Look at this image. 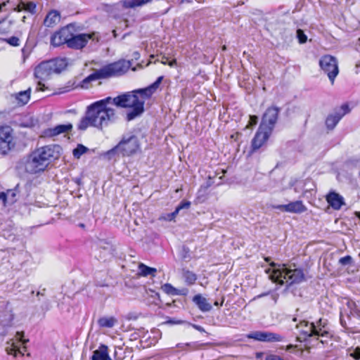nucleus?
I'll return each mask as SVG.
<instances>
[{"instance_id": "obj_35", "label": "nucleus", "mask_w": 360, "mask_h": 360, "mask_svg": "<svg viewBox=\"0 0 360 360\" xmlns=\"http://www.w3.org/2000/svg\"><path fill=\"white\" fill-rule=\"evenodd\" d=\"M297 37L300 44H304L307 41V36L301 29L297 30Z\"/></svg>"}, {"instance_id": "obj_43", "label": "nucleus", "mask_w": 360, "mask_h": 360, "mask_svg": "<svg viewBox=\"0 0 360 360\" xmlns=\"http://www.w3.org/2000/svg\"><path fill=\"white\" fill-rule=\"evenodd\" d=\"M7 327L5 324L0 323V337H4L7 335Z\"/></svg>"}, {"instance_id": "obj_9", "label": "nucleus", "mask_w": 360, "mask_h": 360, "mask_svg": "<svg viewBox=\"0 0 360 360\" xmlns=\"http://www.w3.org/2000/svg\"><path fill=\"white\" fill-rule=\"evenodd\" d=\"M17 144L14 129L8 124L0 125V154L6 155L13 150Z\"/></svg>"}, {"instance_id": "obj_16", "label": "nucleus", "mask_w": 360, "mask_h": 360, "mask_svg": "<svg viewBox=\"0 0 360 360\" xmlns=\"http://www.w3.org/2000/svg\"><path fill=\"white\" fill-rule=\"evenodd\" d=\"M163 79V76H160L153 84H151L148 86L143 89L134 90L133 93L139 96L140 99H143L145 102L146 99L150 98L152 96V95L158 90Z\"/></svg>"}, {"instance_id": "obj_5", "label": "nucleus", "mask_w": 360, "mask_h": 360, "mask_svg": "<svg viewBox=\"0 0 360 360\" xmlns=\"http://www.w3.org/2000/svg\"><path fill=\"white\" fill-rule=\"evenodd\" d=\"M68 65L66 58H54L43 60L34 69V77L37 80L36 91H45L48 89L45 82L55 75L63 72Z\"/></svg>"}, {"instance_id": "obj_53", "label": "nucleus", "mask_w": 360, "mask_h": 360, "mask_svg": "<svg viewBox=\"0 0 360 360\" xmlns=\"http://www.w3.org/2000/svg\"><path fill=\"white\" fill-rule=\"evenodd\" d=\"M224 302V297L221 298V301L220 303H219L217 301H215L214 303V305L216 307L222 306Z\"/></svg>"}, {"instance_id": "obj_37", "label": "nucleus", "mask_w": 360, "mask_h": 360, "mask_svg": "<svg viewBox=\"0 0 360 360\" xmlns=\"http://www.w3.org/2000/svg\"><path fill=\"white\" fill-rule=\"evenodd\" d=\"M179 212L175 209V210L171 213L167 214L165 216H162L160 217V219L165 220V221H172L174 220Z\"/></svg>"}, {"instance_id": "obj_21", "label": "nucleus", "mask_w": 360, "mask_h": 360, "mask_svg": "<svg viewBox=\"0 0 360 360\" xmlns=\"http://www.w3.org/2000/svg\"><path fill=\"white\" fill-rule=\"evenodd\" d=\"M15 22L6 15L0 20V37L7 36L14 30Z\"/></svg>"}, {"instance_id": "obj_33", "label": "nucleus", "mask_w": 360, "mask_h": 360, "mask_svg": "<svg viewBox=\"0 0 360 360\" xmlns=\"http://www.w3.org/2000/svg\"><path fill=\"white\" fill-rule=\"evenodd\" d=\"M22 5H24V10L30 12L32 14H34L36 13L37 4L34 2L29 1L25 3L23 1H21Z\"/></svg>"}, {"instance_id": "obj_49", "label": "nucleus", "mask_w": 360, "mask_h": 360, "mask_svg": "<svg viewBox=\"0 0 360 360\" xmlns=\"http://www.w3.org/2000/svg\"><path fill=\"white\" fill-rule=\"evenodd\" d=\"M193 327L195 330H198L199 332H201V333H202V332H205V329H204L202 326H200L193 324Z\"/></svg>"}, {"instance_id": "obj_29", "label": "nucleus", "mask_w": 360, "mask_h": 360, "mask_svg": "<svg viewBox=\"0 0 360 360\" xmlns=\"http://www.w3.org/2000/svg\"><path fill=\"white\" fill-rule=\"evenodd\" d=\"M138 269L139 276L143 277H146L149 275L152 276L153 277H155V274L157 273V269L155 268L148 266L143 263H140L139 264Z\"/></svg>"}, {"instance_id": "obj_59", "label": "nucleus", "mask_w": 360, "mask_h": 360, "mask_svg": "<svg viewBox=\"0 0 360 360\" xmlns=\"http://www.w3.org/2000/svg\"><path fill=\"white\" fill-rule=\"evenodd\" d=\"M297 321V319L296 318H294L293 319V321Z\"/></svg>"}, {"instance_id": "obj_7", "label": "nucleus", "mask_w": 360, "mask_h": 360, "mask_svg": "<svg viewBox=\"0 0 360 360\" xmlns=\"http://www.w3.org/2000/svg\"><path fill=\"white\" fill-rule=\"evenodd\" d=\"M282 269H266L265 271L269 274V278L272 282L281 285L284 284V281L289 285L300 283L305 279L304 271L301 269H289L285 268V264H283Z\"/></svg>"}, {"instance_id": "obj_34", "label": "nucleus", "mask_w": 360, "mask_h": 360, "mask_svg": "<svg viewBox=\"0 0 360 360\" xmlns=\"http://www.w3.org/2000/svg\"><path fill=\"white\" fill-rule=\"evenodd\" d=\"M87 148L82 144H79L76 148L73 150V155L75 158H79L82 155L85 153Z\"/></svg>"}, {"instance_id": "obj_30", "label": "nucleus", "mask_w": 360, "mask_h": 360, "mask_svg": "<svg viewBox=\"0 0 360 360\" xmlns=\"http://www.w3.org/2000/svg\"><path fill=\"white\" fill-rule=\"evenodd\" d=\"M117 322L114 316H103L98 320V324L101 328H112Z\"/></svg>"}, {"instance_id": "obj_42", "label": "nucleus", "mask_w": 360, "mask_h": 360, "mask_svg": "<svg viewBox=\"0 0 360 360\" xmlns=\"http://www.w3.org/2000/svg\"><path fill=\"white\" fill-rule=\"evenodd\" d=\"M257 122H258V117L256 115H250L248 127L255 126L257 124Z\"/></svg>"}, {"instance_id": "obj_3", "label": "nucleus", "mask_w": 360, "mask_h": 360, "mask_svg": "<svg viewBox=\"0 0 360 360\" xmlns=\"http://www.w3.org/2000/svg\"><path fill=\"white\" fill-rule=\"evenodd\" d=\"M60 156V147L51 144L35 148L27 156L25 170L30 174L44 172L49 165Z\"/></svg>"}, {"instance_id": "obj_23", "label": "nucleus", "mask_w": 360, "mask_h": 360, "mask_svg": "<svg viewBox=\"0 0 360 360\" xmlns=\"http://www.w3.org/2000/svg\"><path fill=\"white\" fill-rule=\"evenodd\" d=\"M60 13L55 9L49 11L43 22L45 27H53L60 21Z\"/></svg>"}, {"instance_id": "obj_52", "label": "nucleus", "mask_w": 360, "mask_h": 360, "mask_svg": "<svg viewBox=\"0 0 360 360\" xmlns=\"http://www.w3.org/2000/svg\"><path fill=\"white\" fill-rule=\"evenodd\" d=\"M263 356H264V352H257L255 353V358L257 359L262 358Z\"/></svg>"}, {"instance_id": "obj_41", "label": "nucleus", "mask_w": 360, "mask_h": 360, "mask_svg": "<svg viewBox=\"0 0 360 360\" xmlns=\"http://www.w3.org/2000/svg\"><path fill=\"white\" fill-rule=\"evenodd\" d=\"M15 338L16 339L19 341V342H21L22 343L25 344L27 342H28V340H25L23 338H24V332L23 331H18L16 333V335H15Z\"/></svg>"}, {"instance_id": "obj_39", "label": "nucleus", "mask_w": 360, "mask_h": 360, "mask_svg": "<svg viewBox=\"0 0 360 360\" xmlns=\"http://www.w3.org/2000/svg\"><path fill=\"white\" fill-rule=\"evenodd\" d=\"M352 262L353 259L350 255H346L339 259V263L343 266L351 264Z\"/></svg>"}, {"instance_id": "obj_38", "label": "nucleus", "mask_w": 360, "mask_h": 360, "mask_svg": "<svg viewBox=\"0 0 360 360\" xmlns=\"http://www.w3.org/2000/svg\"><path fill=\"white\" fill-rule=\"evenodd\" d=\"M8 198L10 200V203H14L16 201V189H8Z\"/></svg>"}, {"instance_id": "obj_12", "label": "nucleus", "mask_w": 360, "mask_h": 360, "mask_svg": "<svg viewBox=\"0 0 360 360\" xmlns=\"http://www.w3.org/2000/svg\"><path fill=\"white\" fill-rule=\"evenodd\" d=\"M313 337H316V340H319V338H323L319 340L321 344H327L328 340H332L333 334L327 319L320 318L313 322Z\"/></svg>"}, {"instance_id": "obj_50", "label": "nucleus", "mask_w": 360, "mask_h": 360, "mask_svg": "<svg viewBox=\"0 0 360 360\" xmlns=\"http://www.w3.org/2000/svg\"><path fill=\"white\" fill-rule=\"evenodd\" d=\"M160 63L163 65H167L169 63L168 58L166 56H162Z\"/></svg>"}, {"instance_id": "obj_13", "label": "nucleus", "mask_w": 360, "mask_h": 360, "mask_svg": "<svg viewBox=\"0 0 360 360\" xmlns=\"http://www.w3.org/2000/svg\"><path fill=\"white\" fill-rule=\"evenodd\" d=\"M279 110V108L276 106L269 107L262 116L259 128L269 131V132L272 133L278 120Z\"/></svg>"}, {"instance_id": "obj_15", "label": "nucleus", "mask_w": 360, "mask_h": 360, "mask_svg": "<svg viewBox=\"0 0 360 360\" xmlns=\"http://www.w3.org/2000/svg\"><path fill=\"white\" fill-rule=\"evenodd\" d=\"M73 125L71 123L58 124L53 127L44 129L41 131V137L44 139L54 138L58 135L68 134L72 131Z\"/></svg>"}, {"instance_id": "obj_31", "label": "nucleus", "mask_w": 360, "mask_h": 360, "mask_svg": "<svg viewBox=\"0 0 360 360\" xmlns=\"http://www.w3.org/2000/svg\"><path fill=\"white\" fill-rule=\"evenodd\" d=\"M153 0H123L122 6L125 8H134L151 2Z\"/></svg>"}, {"instance_id": "obj_36", "label": "nucleus", "mask_w": 360, "mask_h": 360, "mask_svg": "<svg viewBox=\"0 0 360 360\" xmlns=\"http://www.w3.org/2000/svg\"><path fill=\"white\" fill-rule=\"evenodd\" d=\"M5 41L12 46H18L20 45V39L18 37L12 36L9 38L5 39Z\"/></svg>"}, {"instance_id": "obj_48", "label": "nucleus", "mask_w": 360, "mask_h": 360, "mask_svg": "<svg viewBox=\"0 0 360 360\" xmlns=\"http://www.w3.org/2000/svg\"><path fill=\"white\" fill-rule=\"evenodd\" d=\"M11 0H6V1H4L0 4V13L2 11L3 8L6 6L9 3Z\"/></svg>"}, {"instance_id": "obj_57", "label": "nucleus", "mask_w": 360, "mask_h": 360, "mask_svg": "<svg viewBox=\"0 0 360 360\" xmlns=\"http://www.w3.org/2000/svg\"><path fill=\"white\" fill-rule=\"evenodd\" d=\"M25 18H26V17H25V16H23V17H22V21H23V22H25Z\"/></svg>"}, {"instance_id": "obj_46", "label": "nucleus", "mask_w": 360, "mask_h": 360, "mask_svg": "<svg viewBox=\"0 0 360 360\" xmlns=\"http://www.w3.org/2000/svg\"><path fill=\"white\" fill-rule=\"evenodd\" d=\"M264 261L266 262H269V265L271 266V267H274L275 268L276 266H280L281 265L278 264H276L274 262H271V258L269 257H265L264 258Z\"/></svg>"}, {"instance_id": "obj_45", "label": "nucleus", "mask_w": 360, "mask_h": 360, "mask_svg": "<svg viewBox=\"0 0 360 360\" xmlns=\"http://www.w3.org/2000/svg\"><path fill=\"white\" fill-rule=\"evenodd\" d=\"M0 200H2L4 205H6L7 204V200H8L7 191L0 193Z\"/></svg>"}, {"instance_id": "obj_26", "label": "nucleus", "mask_w": 360, "mask_h": 360, "mask_svg": "<svg viewBox=\"0 0 360 360\" xmlns=\"http://www.w3.org/2000/svg\"><path fill=\"white\" fill-rule=\"evenodd\" d=\"M38 124V120L29 113L21 116L19 126L24 128H32Z\"/></svg>"}, {"instance_id": "obj_44", "label": "nucleus", "mask_w": 360, "mask_h": 360, "mask_svg": "<svg viewBox=\"0 0 360 360\" xmlns=\"http://www.w3.org/2000/svg\"><path fill=\"white\" fill-rule=\"evenodd\" d=\"M351 356L356 360L360 359V347H357Z\"/></svg>"}, {"instance_id": "obj_20", "label": "nucleus", "mask_w": 360, "mask_h": 360, "mask_svg": "<svg viewBox=\"0 0 360 360\" xmlns=\"http://www.w3.org/2000/svg\"><path fill=\"white\" fill-rule=\"evenodd\" d=\"M296 328L298 329L301 338L304 340L313 337V322L310 323L308 321L302 320L296 325Z\"/></svg>"}, {"instance_id": "obj_51", "label": "nucleus", "mask_w": 360, "mask_h": 360, "mask_svg": "<svg viewBox=\"0 0 360 360\" xmlns=\"http://www.w3.org/2000/svg\"><path fill=\"white\" fill-rule=\"evenodd\" d=\"M297 347V346L296 345H292V344H290V345H288L285 347V349L286 351H289V350H290V349H292L296 348Z\"/></svg>"}, {"instance_id": "obj_25", "label": "nucleus", "mask_w": 360, "mask_h": 360, "mask_svg": "<svg viewBox=\"0 0 360 360\" xmlns=\"http://www.w3.org/2000/svg\"><path fill=\"white\" fill-rule=\"evenodd\" d=\"M162 290L164 292L169 295H186L188 290L182 288L181 290L174 288L171 283H167L162 285Z\"/></svg>"}, {"instance_id": "obj_47", "label": "nucleus", "mask_w": 360, "mask_h": 360, "mask_svg": "<svg viewBox=\"0 0 360 360\" xmlns=\"http://www.w3.org/2000/svg\"><path fill=\"white\" fill-rule=\"evenodd\" d=\"M167 65H168L169 67H171V68L176 66V65H177V60H176V58H174V59H172V60H169V63H167Z\"/></svg>"}, {"instance_id": "obj_58", "label": "nucleus", "mask_w": 360, "mask_h": 360, "mask_svg": "<svg viewBox=\"0 0 360 360\" xmlns=\"http://www.w3.org/2000/svg\"><path fill=\"white\" fill-rule=\"evenodd\" d=\"M80 226H81V227H84V224H80Z\"/></svg>"}, {"instance_id": "obj_18", "label": "nucleus", "mask_w": 360, "mask_h": 360, "mask_svg": "<svg viewBox=\"0 0 360 360\" xmlns=\"http://www.w3.org/2000/svg\"><path fill=\"white\" fill-rule=\"evenodd\" d=\"M274 207L282 212L294 214H301L307 210L302 200H295L285 205H278Z\"/></svg>"}, {"instance_id": "obj_8", "label": "nucleus", "mask_w": 360, "mask_h": 360, "mask_svg": "<svg viewBox=\"0 0 360 360\" xmlns=\"http://www.w3.org/2000/svg\"><path fill=\"white\" fill-rule=\"evenodd\" d=\"M139 152H141L140 139L133 132H129L123 134L118 143L109 150L107 154L117 153L122 157H132Z\"/></svg>"}, {"instance_id": "obj_19", "label": "nucleus", "mask_w": 360, "mask_h": 360, "mask_svg": "<svg viewBox=\"0 0 360 360\" xmlns=\"http://www.w3.org/2000/svg\"><path fill=\"white\" fill-rule=\"evenodd\" d=\"M328 204L335 210H339L345 205L343 197L335 191H331L326 195Z\"/></svg>"}, {"instance_id": "obj_40", "label": "nucleus", "mask_w": 360, "mask_h": 360, "mask_svg": "<svg viewBox=\"0 0 360 360\" xmlns=\"http://www.w3.org/2000/svg\"><path fill=\"white\" fill-rule=\"evenodd\" d=\"M191 206V202L189 201H181L180 204L176 207V210L179 212L181 210L184 208H189Z\"/></svg>"}, {"instance_id": "obj_1", "label": "nucleus", "mask_w": 360, "mask_h": 360, "mask_svg": "<svg viewBox=\"0 0 360 360\" xmlns=\"http://www.w3.org/2000/svg\"><path fill=\"white\" fill-rule=\"evenodd\" d=\"M112 97L96 101L86 107L84 116H83L78 124L79 130L84 131L89 127H93L98 129H103L110 123L114 122L117 118V112L115 108L110 106Z\"/></svg>"}, {"instance_id": "obj_24", "label": "nucleus", "mask_w": 360, "mask_h": 360, "mask_svg": "<svg viewBox=\"0 0 360 360\" xmlns=\"http://www.w3.org/2000/svg\"><path fill=\"white\" fill-rule=\"evenodd\" d=\"M91 360H112L108 354V347L107 345L101 344L98 349L93 352L91 357Z\"/></svg>"}, {"instance_id": "obj_2", "label": "nucleus", "mask_w": 360, "mask_h": 360, "mask_svg": "<svg viewBox=\"0 0 360 360\" xmlns=\"http://www.w3.org/2000/svg\"><path fill=\"white\" fill-rule=\"evenodd\" d=\"M79 30L75 22L60 27L51 35L50 44L55 48L66 45L69 49L81 50L94 37L95 33L77 34Z\"/></svg>"}, {"instance_id": "obj_55", "label": "nucleus", "mask_w": 360, "mask_h": 360, "mask_svg": "<svg viewBox=\"0 0 360 360\" xmlns=\"http://www.w3.org/2000/svg\"><path fill=\"white\" fill-rule=\"evenodd\" d=\"M355 214L356 216L360 219V212H356Z\"/></svg>"}, {"instance_id": "obj_56", "label": "nucleus", "mask_w": 360, "mask_h": 360, "mask_svg": "<svg viewBox=\"0 0 360 360\" xmlns=\"http://www.w3.org/2000/svg\"><path fill=\"white\" fill-rule=\"evenodd\" d=\"M226 49H227V48H226V45H223V46H222V47H221V49H222V51H226Z\"/></svg>"}, {"instance_id": "obj_32", "label": "nucleus", "mask_w": 360, "mask_h": 360, "mask_svg": "<svg viewBox=\"0 0 360 360\" xmlns=\"http://www.w3.org/2000/svg\"><path fill=\"white\" fill-rule=\"evenodd\" d=\"M182 275L185 282L188 285H193L197 280L196 274L189 270L183 269Z\"/></svg>"}, {"instance_id": "obj_54", "label": "nucleus", "mask_w": 360, "mask_h": 360, "mask_svg": "<svg viewBox=\"0 0 360 360\" xmlns=\"http://www.w3.org/2000/svg\"><path fill=\"white\" fill-rule=\"evenodd\" d=\"M112 34H113V37H114L115 38H116V37H117V32H116V30H112Z\"/></svg>"}, {"instance_id": "obj_17", "label": "nucleus", "mask_w": 360, "mask_h": 360, "mask_svg": "<svg viewBox=\"0 0 360 360\" xmlns=\"http://www.w3.org/2000/svg\"><path fill=\"white\" fill-rule=\"evenodd\" d=\"M271 133L269 131L258 128L251 141L250 153H255L259 150L269 139Z\"/></svg>"}, {"instance_id": "obj_28", "label": "nucleus", "mask_w": 360, "mask_h": 360, "mask_svg": "<svg viewBox=\"0 0 360 360\" xmlns=\"http://www.w3.org/2000/svg\"><path fill=\"white\" fill-rule=\"evenodd\" d=\"M6 351L8 354L13 355L14 357H17L18 355L23 356L26 352V347H23L22 349H21L17 344L12 342L9 346L6 347Z\"/></svg>"}, {"instance_id": "obj_27", "label": "nucleus", "mask_w": 360, "mask_h": 360, "mask_svg": "<svg viewBox=\"0 0 360 360\" xmlns=\"http://www.w3.org/2000/svg\"><path fill=\"white\" fill-rule=\"evenodd\" d=\"M193 302L198 306L202 311H209L212 309V306L207 300L201 295L198 294L193 297Z\"/></svg>"}, {"instance_id": "obj_22", "label": "nucleus", "mask_w": 360, "mask_h": 360, "mask_svg": "<svg viewBox=\"0 0 360 360\" xmlns=\"http://www.w3.org/2000/svg\"><path fill=\"white\" fill-rule=\"evenodd\" d=\"M32 89L29 87L27 90L20 91L18 93L12 94L15 104L19 107L25 105L30 100Z\"/></svg>"}, {"instance_id": "obj_10", "label": "nucleus", "mask_w": 360, "mask_h": 360, "mask_svg": "<svg viewBox=\"0 0 360 360\" xmlns=\"http://www.w3.org/2000/svg\"><path fill=\"white\" fill-rule=\"evenodd\" d=\"M319 64L321 70L327 75L330 84L333 85L339 74L338 62L336 58L329 54L323 55L321 57Z\"/></svg>"}, {"instance_id": "obj_4", "label": "nucleus", "mask_w": 360, "mask_h": 360, "mask_svg": "<svg viewBox=\"0 0 360 360\" xmlns=\"http://www.w3.org/2000/svg\"><path fill=\"white\" fill-rule=\"evenodd\" d=\"M131 60L120 59L115 62L108 63L98 70H96L80 83L77 84L75 81H69L65 91H70L80 86L82 88H88L89 84L94 81L98 79H105L110 77H120L124 75L131 66Z\"/></svg>"}, {"instance_id": "obj_11", "label": "nucleus", "mask_w": 360, "mask_h": 360, "mask_svg": "<svg viewBox=\"0 0 360 360\" xmlns=\"http://www.w3.org/2000/svg\"><path fill=\"white\" fill-rule=\"evenodd\" d=\"M352 110L349 103H344L340 106L334 108L333 112L329 113L325 119V126L328 131H333L342 117Z\"/></svg>"}, {"instance_id": "obj_14", "label": "nucleus", "mask_w": 360, "mask_h": 360, "mask_svg": "<svg viewBox=\"0 0 360 360\" xmlns=\"http://www.w3.org/2000/svg\"><path fill=\"white\" fill-rule=\"evenodd\" d=\"M248 339L260 342H278L284 340V337L278 333L266 331H254L246 335Z\"/></svg>"}, {"instance_id": "obj_6", "label": "nucleus", "mask_w": 360, "mask_h": 360, "mask_svg": "<svg viewBox=\"0 0 360 360\" xmlns=\"http://www.w3.org/2000/svg\"><path fill=\"white\" fill-rule=\"evenodd\" d=\"M111 101L117 107L130 109L126 116L127 121L140 116L144 111L143 99H140L139 96L133 93V91L112 98Z\"/></svg>"}]
</instances>
